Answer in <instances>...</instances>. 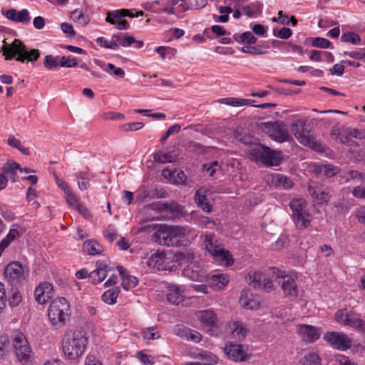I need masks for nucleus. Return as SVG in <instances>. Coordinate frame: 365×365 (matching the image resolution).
Instances as JSON below:
<instances>
[{
  "mask_svg": "<svg viewBox=\"0 0 365 365\" xmlns=\"http://www.w3.org/2000/svg\"><path fill=\"white\" fill-rule=\"evenodd\" d=\"M122 18H123L122 9L108 11L106 13V21L112 25H115Z\"/></svg>",
  "mask_w": 365,
  "mask_h": 365,
  "instance_id": "nucleus-42",
  "label": "nucleus"
},
{
  "mask_svg": "<svg viewBox=\"0 0 365 365\" xmlns=\"http://www.w3.org/2000/svg\"><path fill=\"white\" fill-rule=\"evenodd\" d=\"M175 333L183 339H186L187 334L190 332V329L182 324H177L174 329Z\"/></svg>",
  "mask_w": 365,
  "mask_h": 365,
  "instance_id": "nucleus-56",
  "label": "nucleus"
},
{
  "mask_svg": "<svg viewBox=\"0 0 365 365\" xmlns=\"http://www.w3.org/2000/svg\"><path fill=\"white\" fill-rule=\"evenodd\" d=\"M346 326L356 329L358 331L365 333V321L360 318L356 317L353 314H350L346 320Z\"/></svg>",
  "mask_w": 365,
  "mask_h": 365,
  "instance_id": "nucleus-35",
  "label": "nucleus"
},
{
  "mask_svg": "<svg viewBox=\"0 0 365 365\" xmlns=\"http://www.w3.org/2000/svg\"><path fill=\"white\" fill-rule=\"evenodd\" d=\"M1 50L6 60L15 59L22 63L29 62L34 63L41 56L38 49L29 48L23 41L18 38H15L9 46L3 45Z\"/></svg>",
  "mask_w": 365,
  "mask_h": 365,
  "instance_id": "nucleus-1",
  "label": "nucleus"
},
{
  "mask_svg": "<svg viewBox=\"0 0 365 365\" xmlns=\"http://www.w3.org/2000/svg\"><path fill=\"white\" fill-rule=\"evenodd\" d=\"M272 21L282 25H289V17L282 11H279L278 17L272 18Z\"/></svg>",
  "mask_w": 365,
  "mask_h": 365,
  "instance_id": "nucleus-62",
  "label": "nucleus"
},
{
  "mask_svg": "<svg viewBox=\"0 0 365 365\" xmlns=\"http://www.w3.org/2000/svg\"><path fill=\"white\" fill-rule=\"evenodd\" d=\"M10 341L11 349H14L18 361L24 365L30 363L32 349L26 336L22 332H17L11 336Z\"/></svg>",
  "mask_w": 365,
  "mask_h": 365,
  "instance_id": "nucleus-8",
  "label": "nucleus"
},
{
  "mask_svg": "<svg viewBox=\"0 0 365 365\" xmlns=\"http://www.w3.org/2000/svg\"><path fill=\"white\" fill-rule=\"evenodd\" d=\"M185 277L192 281L202 282L205 277V272L200 263H190L182 269Z\"/></svg>",
  "mask_w": 365,
  "mask_h": 365,
  "instance_id": "nucleus-17",
  "label": "nucleus"
},
{
  "mask_svg": "<svg viewBox=\"0 0 365 365\" xmlns=\"http://www.w3.org/2000/svg\"><path fill=\"white\" fill-rule=\"evenodd\" d=\"M341 41L344 43H351L353 45H358L361 43L359 35L353 31L344 32L341 36Z\"/></svg>",
  "mask_w": 365,
  "mask_h": 365,
  "instance_id": "nucleus-41",
  "label": "nucleus"
},
{
  "mask_svg": "<svg viewBox=\"0 0 365 365\" xmlns=\"http://www.w3.org/2000/svg\"><path fill=\"white\" fill-rule=\"evenodd\" d=\"M339 168L331 164L319 165L315 168V172L326 178H331L339 173Z\"/></svg>",
  "mask_w": 365,
  "mask_h": 365,
  "instance_id": "nucleus-28",
  "label": "nucleus"
},
{
  "mask_svg": "<svg viewBox=\"0 0 365 365\" xmlns=\"http://www.w3.org/2000/svg\"><path fill=\"white\" fill-rule=\"evenodd\" d=\"M249 155L252 160L259 161L267 167L278 166L283 160L282 151L272 150L261 143L250 148Z\"/></svg>",
  "mask_w": 365,
  "mask_h": 365,
  "instance_id": "nucleus-3",
  "label": "nucleus"
},
{
  "mask_svg": "<svg viewBox=\"0 0 365 365\" xmlns=\"http://www.w3.org/2000/svg\"><path fill=\"white\" fill-rule=\"evenodd\" d=\"M270 269L277 278L282 279L279 283L282 284L281 287L284 294L287 297L296 298L298 296V287L294 279L288 276L285 271L280 270L277 267H272Z\"/></svg>",
  "mask_w": 365,
  "mask_h": 365,
  "instance_id": "nucleus-12",
  "label": "nucleus"
},
{
  "mask_svg": "<svg viewBox=\"0 0 365 365\" xmlns=\"http://www.w3.org/2000/svg\"><path fill=\"white\" fill-rule=\"evenodd\" d=\"M301 365H321V359L316 353L309 352L300 360Z\"/></svg>",
  "mask_w": 365,
  "mask_h": 365,
  "instance_id": "nucleus-37",
  "label": "nucleus"
},
{
  "mask_svg": "<svg viewBox=\"0 0 365 365\" xmlns=\"http://www.w3.org/2000/svg\"><path fill=\"white\" fill-rule=\"evenodd\" d=\"M262 284H260L259 289H262L265 292H271L274 289V285L272 280L263 277L262 280Z\"/></svg>",
  "mask_w": 365,
  "mask_h": 365,
  "instance_id": "nucleus-64",
  "label": "nucleus"
},
{
  "mask_svg": "<svg viewBox=\"0 0 365 365\" xmlns=\"http://www.w3.org/2000/svg\"><path fill=\"white\" fill-rule=\"evenodd\" d=\"M271 182L275 187L284 190L291 189L294 186V182L289 177L279 173L272 175Z\"/></svg>",
  "mask_w": 365,
  "mask_h": 365,
  "instance_id": "nucleus-21",
  "label": "nucleus"
},
{
  "mask_svg": "<svg viewBox=\"0 0 365 365\" xmlns=\"http://www.w3.org/2000/svg\"><path fill=\"white\" fill-rule=\"evenodd\" d=\"M20 237V233L16 228L10 229L8 234L0 242V257L4 250L10 245V244L16 238Z\"/></svg>",
  "mask_w": 365,
  "mask_h": 365,
  "instance_id": "nucleus-26",
  "label": "nucleus"
},
{
  "mask_svg": "<svg viewBox=\"0 0 365 365\" xmlns=\"http://www.w3.org/2000/svg\"><path fill=\"white\" fill-rule=\"evenodd\" d=\"M191 217L194 222L201 227H207L209 224L215 225V222L208 217L198 215L196 212H191Z\"/></svg>",
  "mask_w": 365,
  "mask_h": 365,
  "instance_id": "nucleus-45",
  "label": "nucleus"
},
{
  "mask_svg": "<svg viewBox=\"0 0 365 365\" xmlns=\"http://www.w3.org/2000/svg\"><path fill=\"white\" fill-rule=\"evenodd\" d=\"M142 8H143L145 11L153 12V13H160L161 8H158L156 4H155V1L150 2H144L141 4Z\"/></svg>",
  "mask_w": 365,
  "mask_h": 365,
  "instance_id": "nucleus-61",
  "label": "nucleus"
},
{
  "mask_svg": "<svg viewBox=\"0 0 365 365\" xmlns=\"http://www.w3.org/2000/svg\"><path fill=\"white\" fill-rule=\"evenodd\" d=\"M292 220L297 230H304L310 225L312 217L309 211H304L292 216Z\"/></svg>",
  "mask_w": 365,
  "mask_h": 365,
  "instance_id": "nucleus-23",
  "label": "nucleus"
},
{
  "mask_svg": "<svg viewBox=\"0 0 365 365\" xmlns=\"http://www.w3.org/2000/svg\"><path fill=\"white\" fill-rule=\"evenodd\" d=\"M273 35L282 39H288L292 35V31L289 28L283 27L279 30L277 35L275 33V30H274Z\"/></svg>",
  "mask_w": 365,
  "mask_h": 365,
  "instance_id": "nucleus-63",
  "label": "nucleus"
},
{
  "mask_svg": "<svg viewBox=\"0 0 365 365\" xmlns=\"http://www.w3.org/2000/svg\"><path fill=\"white\" fill-rule=\"evenodd\" d=\"M263 277H264L261 272L250 271L245 277V279L246 282L249 284L252 285L255 289H259V287H260V284H262L261 283Z\"/></svg>",
  "mask_w": 365,
  "mask_h": 365,
  "instance_id": "nucleus-32",
  "label": "nucleus"
},
{
  "mask_svg": "<svg viewBox=\"0 0 365 365\" xmlns=\"http://www.w3.org/2000/svg\"><path fill=\"white\" fill-rule=\"evenodd\" d=\"M205 250L212 255L213 259L220 265L230 267L234 264L235 259L229 250L212 242L211 237H206Z\"/></svg>",
  "mask_w": 365,
  "mask_h": 365,
  "instance_id": "nucleus-11",
  "label": "nucleus"
},
{
  "mask_svg": "<svg viewBox=\"0 0 365 365\" xmlns=\"http://www.w3.org/2000/svg\"><path fill=\"white\" fill-rule=\"evenodd\" d=\"M221 102L234 107H240L247 105H252V103H253L254 101L238 98H225L221 100Z\"/></svg>",
  "mask_w": 365,
  "mask_h": 365,
  "instance_id": "nucleus-36",
  "label": "nucleus"
},
{
  "mask_svg": "<svg viewBox=\"0 0 365 365\" xmlns=\"http://www.w3.org/2000/svg\"><path fill=\"white\" fill-rule=\"evenodd\" d=\"M148 265L156 267L158 270L173 272L178 269V264L173 252H155L148 260Z\"/></svg>",
  "mask_w": 365,
  "mask_h": 365,
  "instance_id": "nucleus-10",
  "label": "nucleus"
},
{
  "mask_svg": "<svg viewBox=\"0 0 365 365\" xmlns=\"http://www.w3.org/2000/svg\"><path fill=\"white\" fill-rule=\"evenodd\" d=\"M180 125L179 124H175L170 126L164 133V135L160 138V142L162 143H165L169 136H170L173 133H178L180 130Z\"/></svg>",
  "mask_w": 365,
  "mask_h": 365,
  "instance_id": "nucleus-57",
  "label": "nucleus"
},
{
  "mask_svg": "<svg viewBox=\"0 0 365 365\" xmlns=\"http://www.w3.org/2000/svg\"><path fill=\"white\" fill-rule=\"evenodd\" d=\"M43 65L48 70H54L60 66V57L47 55L44 58Z\"/></svg>",
  "mask_w": 365,
  "mask_h": 365,
  "instance_id": "nucleus-44",
  "label": "nucleus"
},
{
  "mask_svg": "<svg viewBox=\"0 0 365 365\" xmlns=\"http://www.w3.org/2000/svg\"><path fill=\"white\" fill-rule=\"evenodd\" d=\"M194 200L197 207L203 211L210 213L212 211V206L208 202L207 197L205 194L200 193V190H197L195 193Z\"/></svg>",
  "mask_w": 365,
  "mask_h": 365,
  "instance_id": "nucleus-25",
  "label": "nucleus"
},
{
  "mask_svg": "<svg viewBox=\"0 0 365 365\" xmlns=\"http://www.w3.org/2000/svg\"><path fill=\"white\" fill-rule=\"evenodd\" d=\"M4 274L11 286H23L27 282L29 269L19 262L12 261L6 265Z\"/></svg>",
  "mask_w": 365,
  "mask_h": 365,
  "instance_id": "nucleus-7",
  "label": "nucleus"
},
{
  "mask_svg": "<svg viewBox=\"0 0 365 365\" xmlns=\"http://www.w3.org/2000/svg\"><path fill=\"white\" fill-rule=\"evenodd\" d=\"M144 125V123L142 122L129 123L122 125L120 129L124 132L136 131L143 128Z\"/></svg>",
  "mask_w": 365,
  "mask_h": 365,
  "instance_id": "nucleus-50",
  "label": "nucleus"
},
{
  "mask_svg": "<svg viewBox=\"0 0 365 365\" xmlns=\"http://www.w3.org/2000/svg\"><path fill=\"white\" fill-rule=\"evenodd\" d=\"M37 288H41L42 292L47 295V297L51 299L53 297V287L52 284L48 282H43L41 284H39L37 287Z\"/></svg>",
  "mask_w": 365,
  "mask_h": 365,
  "instance_id": "nucleus-54",
  "label": "nucleus"
},
{
  "mask_svg": "<svg viewBox=\"0 0 365 365\" xmlns=\"http://www.w3.org/2000/svg\"><path fill=\"white\" fill-rule=\"evenodd\" d=\"M70 303L65 297L54 299L48 309L51 324L57 329L63 327L70 315Z\"/></svg>",
  "mask_w": 365,
  "mask_h": 365,
  "instance_id": "nucleus-5",
  "label": "nucleus"
},
{
  "mask_svg": "<svg viewBox=\"0 0 365 365\" xmlns=\"http://www.w3.org/2000/svg\"><path fill=\"white\" fill-rule=\"evenodd\" d=\"M211 32L215 34L217 36L230 34V31H227L223 26L220 25H213L210 27V29H205L203 31V34L209 38H212V36H210Z\"/></svg>",
  "mask_w": 365,
  "mask_h": 365,
  "instance_id": "nucleus-40",
  "label": "nucleus"
},
{
  "mask_svg": "<svg viewBox=\"0 0 365 365\" xmlns=\"http://www.w3.org/2000/svg\"><path fill=\"white\" fill-rule=\"evenodd\" d=\"M312 45L319 48H334L332 43L328 39L322 37L312 38Z\"/></svg>",
  "mask_w": 365,
  "mask_h": 365,
  "instance_id": "nucleus-46",
  "label": "nucleus"
},
{
  "mask_svg": "<svg viewBox=\"0 0 365 365\" xmlns=\"http://www.w3.org/2000/svg\"><path fill=\"white\" fill-rule=\"evenodd\" d=\"M225 351L227 357L235 362L245 361L250 356L247 353V347L240 344L229 342V344H226Z\"/></svg>",
  "mask_w": 365,
  "mask_h": 365,
  "instance_id": "nucleus-14",
  "label": "nucleus"
},
{
  "mask_svg": "<svg viewBox=\"0 0 365 365\" xmlns=\"http://www.w3.org/2000/svg\"><path fill=\"white\" fill-rule=\"evenodd\" d=\"M282 121H267L258 123L262 132L267 134L270 138L277 143L287 142L291 139L289 131L284 128Z\"/></svg>",
  "mask_w": 365,
  "mask_h": 365,
  "instance_id": "nucleus-9",
  "label": "nucleus"
},
{
  "mask_svg": "<svg viewBox=\"0 0 365 365\" xmlns=\"http://www.w3.org/2000/svg\"><path fill=\"white\" fill-rule=\"evenodd\" d=\"M240 41V43L252 45L257 43V38L251 31H245L241 34V40Z\"/></svg>",
  "mask_w": 365,
  "mask_h": 365,
  "instance_id": "nucleus-52",
  "label": "nucleus"
},
{
  "mask_svg": "<svg viewBox=\"0 0 365 365\" xmlns=\"http://www.w3.org/2000/svg\"><path fill=\"white\" fill-rule=\"evenodd\" d=\"M78 66V60L76 57L63 56L60 58V66L64 68H73Z\"/></svg>",
  "mask_w": 365,
  "mask_h": 365,
  "instance_id": "nucleus-47",
  "label": "nucleus"
},
{
  "mask_svg": "<svg viewBox=\"0 0 365 365\" xmlns=\"http://www.w3.org/2000/svg\"><path fill=\"white\" fill-rule=\"evenodd\" d=\"M175 259L178 264V267L183 263H192L195 258V254L187 250L182 252H176L173 253Z\"/></svg>",
  "mask_w": 365,
  "mask_h": 365,
  "instance_id": "nucleus-30",
  "label": "nucleus"
},
{
  "mask_svg": "<svg viewBox=\"0 0 365 365\" xmlns=\"http://www.w3.org/2000/svg\"><path fill=\"white\" fill-rule=\"evenodd\" d=\"M182 292L179 286L170 284L168 287L167 300L173 304H179L183 302Z\"/></svg>",
  "mask_w": 365,
  "mask_h": 365,
  "instance_id": "nucleus-22",
  "label": "nucleus"
},
{
  "mask_svg": "<svg viewBox=\"0 0 365 365\" xmlns=\"http://www.w3.org/2000/svg\"><path fill=\"white\" fill-rule=\"evenodd\" d=\"M8 292L7 302L11 307H16L22 301V296L19 290L21 286H11Z\"/></svg>",
  "mask_w": 365,
  "mask_h": 365,
  "instance_id": "nucleus-24",
  "label": "nucleus"
},
{
  "mask_svg": "<svg viewBox=\"0 0 365 365\" xmlns=\"http://www.w3.org/2000/svg\"><path fill=\"white\" fill-rule=\"evenodd\" d=\"M20 168V165L15 161H8L3 167V174L16 175V170Z\"/></svg>",
  "mask_w": 365,
  "mask_h": 365,
  "instance_id": "nucleus-49",
  "label": "nucleus"
},
{
  "mask_svg": "<svg viewBox=\"0 0 365 365\" xmlns=\"http://www.w3.org/2000/svg\"><path fill=\"white\" fill-rule=\"evenodd\" d=\"M135 42V39L133 36L129 35L127 33H123L120 45L123 47L130 46Z\"/></svg>",
  "mask_w": 365,
  "mask_h": 365,
  "instance_id": "nucleus-60",
  "label": "nucleus"
},
{
  "mask_svg": "<svg viewBox=\"0 0 365 365\" xmlns=\"http://www.w3.org/2000/svg\"><path fill=\"white\" fill-rule=\"evenodd\" d=\"M197 319L201 324L209 330L215 327L217 322L216 313L211 309L200 311L197 314Z\"/></svg>",
  "mask_w": 365,
  "mask_h": 365,
  "instance_id": "nucleus-18",
  "label": "nucleus"
},
{
  "mask_svg": "<svg viewBox=\"0 0 365 365\" xmlns=\"http://www.w3.org/2000/svg\"><path fill=\"white\" fill-rule=\"evenodd\" d=\"M176 155L171 152L158 151L153 154L154 161L158 163H168L175 160Z\"/></svg>",
  "mask_w": 365,
  "mask_h": 365,
  "instance_id": "nucleus-33",
  "label": "nucleus"
},
{
  "mask_svg": "<svg viewBox=\"0 0 365 365\" xmlns=\"http://www.w3.org/2000/svg\"><path fill=\"white\" fill-rule=\"evenodd\" d=\"M138 284V279L135 276L130 275L127 281L125 282H122L121 287L125 291H128L129 289L135 287Z\"/></svg>",
  "mask_w": 365,
  "mask_h": 365,
  "instance_id": "nucleus-53",
  "label": "nucleus"
},
{
  "mask_svg": "<svg viewBox=\"0 0 365 365\" xmlns=\"http://www.w3.org/2000/svg\"><path fill=\"white\" fill-rule=\"evenodd\" d=\"M185 228L181 226L161 225L153 238L155 242L167 247H178L180 239L184 237Z\"/></svg>",
  "mask_w": 365,
  "mask_h": 365,
  "instance_id": "nucleus-6",
  "label": "nucleus"
},
{
  "mask_svg": "<svg viewBox=\"0 0 365 365\" xmlns=\"http://www.w3.org/2000/svg\"><path fill=\"white\" fill-rule=\"evenodd\" d=\"M120 292V287H113L103 292L101 297L102 300L109 305L115 304Z\"/></svg>",
  "mask_w": 365,
  "mask_h": 365,
  "instance_id": "nucleus-29",
  "label": "nucleus"
},
{
  "mask_svg": "<svg viewBox=\"0 0 365 365\" xmlns=\"http://www.w3.org/2000/svg\"><path fill=\"white\" fill-rule=\"evenodd\" d=\"M34 297L36 301L40 304H44L50 299L47 295L42 292L41 288L37 287H36L34 291Z\"/></svg>",
  "mask_w": 365,
  "mask_h": 365,
  "instance_id": "nucleus-58",
  "label": "nucleus"
},
{
  "mask_svg": "<svg viewBox=\"0 0 365 365\" xmlns=\"http://www.w3.org/2000/svg\"><path fill=\"white\" fill-rule=\"evenodd\" d=\"M1 14L11 21L23 24H29L31 19L30 13L26 9H21V11H17L15 9H10L7 11L2 10Z\"/></svg>",
  "mask_w": 365,
  "mask_h": 365,
  "instance_id": "nucleus-16",
  "label": "nucleus"
},
{
  "mask_svg": "<svg viewBox=\"0 0 365 365\" xmlns=\"http://www.w3.org/2000/svg\"><path fill=\"white\" fill-rule=\"evenodd\" d=\"M83 250L90 255H96L102 252V247L95 240H88L83 242Z\"/></svg>",
  "mask_w": 365,
  "mask_h": 365,
  "instance_id": "nucleus-31",
  "label": "nucleus"
},
{
  "mask_svg": "<svg viewBox=\"0 0 365 365\" xmlns=\"http://www.w3.org/2000/svg\"><path fill=\"white\" fill-rule=\"evenodd\" d=\"M289 205L292 211V216L308 211L307 202L304 198H294L289 202Z\"/></svg>",
  "mask_w": 365,
  "mask_h": 365,
  "instance_id": "nucleus-27",
  "label": "nucleus"
},
{
  "mask_svg": "<svg viewBox=\"0 0 365 365\" xmlns=\"http://www.w3.org/2000/svg\"><path fill=\"white\" fill-rule=\"evenodd\" d=\"M234 135L240 143L245 145H250V148L257 144L253 142V137L250 135H243L242 133L236 130L234 133Z\"/></svg>",
  "mask_w": 365,
  "mask_h": 365,
  "instance_id": "nucleus-48",
  "label": "nucleus"
},
{
  "mask_svg": "<svg viewBox=\"0 0 365 365\" xmlns=\"http://www.w3.org/2000/svg\"><path fill=\"white\" fill-rule=\"evenodd\" d=\"M187 175L181 170L175 169V174L173 183L175 185H185L187 181Z\"/></svg>",
  "mask_w": 365,
  "mask_h": 365,
  "instance_id": "nucleus-51",
  "label": "nucleus"
},
{
  "mask_svg": "<svg viewBox=\"0 0 365 365\" xmlns=\"http://www.w3.org/2000/svg\"><path fill=\"white\" fill-rule=\"evenodd\" d=\"M323 339L333 348L341 351H346L351 346V340L344 333L339 331H327Z\"/></svg>",
  "mask_w": 365,
  "mask_h": 365,
  "instance_id": "nucleus-13",
  "label": "nucleus"
},
{
  "mask_svg": "<svg viewBox=\"0 0 365 365\" xmlns=\"http://www.w3.org/2000/svg\"><path fill=\"white\" fill-rule=\"evenodd\" d=\"M229 275L227 274H213L207 277V282L212 289H224L230 282Z\"/></svg>",
  "mask_w": 365,
  "mask_h": 365,
  "instance_id": "nucleus-20",
  "label": "nucleus"
},
{
  "mask_svg": "<svg viewBox=\"0 0 365 365\" xmlns=\"http://www.w3.org/2000/svg\"><path fill=\"white\" fill-rule=\"evenodd\" d=\"M240 304L245 309L255 310L259 307V302L255 299V297L249 289H243L241 292Z\"/></svg>",
  "mask_w": 365,
  "mask_h": 365,
  "instance_id": "nucleus-19",
  "label": "nucleus"
},
{
  "mask_svg": "<svg viewBox=\"0 0 365 365\" xmlns=\"http://www.w3.org/2000/svg\"><path fill=\"white\" fill-rule=\"evenodd\" d=\"M88 344V338L81 331H75L72 334H66L62 341L64 355L68 359H76L81 356Z\"/></svg>",
  "mask_w": 365,
  "mask_h": 365,
  "instance_id": "nucleus-2",
  "label": "nucleus"
},
{
  "mask_svg": "<svg viewBox=\"0 0 365 365\" xmlns=\"http://www.w3.org/2000/svg\"><path fill=\"white\" fill-rule=\"evenodd\" d=\"M71 17L75 21L81 24L83 26L87 25L91 21V17L88 14H86L82 11H79L78 9H75L73 11H72Z\"/></svg>",
  "mask_w": 365,
  "mask_h": 365,
  "instance_id": "nucleus-43",
  "label": "nucleus"
},
{
  "mask_svg": "<svg viewBox=\"0 0 365 365\" xmlns=\"http://www.w3.org/2000/svg\"><path fill=\"white\" fill-rule=\"evenodd\" d=\"M321 334L322 331L319 327L305 324L299 326V334L306 344L314 343L320 338Z\"/></svg>",
  "mask_w": 365,
  "mask_h": 365,
  "instance_id": "nucleus-15",
  "label": "nucleus"
},
{
  "mask_svg": "<svg viewBox=\"0 0 365 365\" xmlns=\"http://www.w3.org/2000/svg\"><path fill=\"white\" fill-rule=\"evenodd\" d=\"M78 186L81 190H86L90 187V178L86 172H78L76 174Z\"/></svg>",
  "mask_w": 365,
  "mask_h": 365,
  "instance_id": "nucleus-39",
  "label": "nucleus"
},
{
  "mask_svg": "<svg viewBox=\"0 0 365 365\" xmlns=\"http://www.w3.org/2000/svg\"><path fill=\"white\" fill-rule=\"evenodd\" d=\"M307 122L303 119H297L291 124V131L298 141L314 151L324 153V145L311 134V131L306 128Z\"/></svg>",
  "mask_w": 365,
  "mask_h": 365,
  "instance_id": "nucleus-4",
  "label": "nucleus"
},
{
  "mask_svg": "<svg viewBox=\"0 0 365 365\" xmlns=\"http://www.w3.org/2000/svg\"><path fill=\"white\" fill-rule=\"evenodd\" d=\"M136 357L143 365H153L154 364L152 356L143 353L142 351L137 352Z\"/></svg>",
  "mask_w": 365,
  "mask_h": 365,
  "instance_id": "nucleus-55",
  "label": "nucleus"
},
{
  "mask_svg": "<svg viewBox=\"0 0 365 365\" xmlns=\"http://www.w3.org/2000/svg\"><path fill=\"white\" fill-rule=\"evenodd\" d=\"M11 351L10 339L6 336H0V359H4Z\"/></svg>",
  "mask_w": 365,
  "mask_h": 365,
  "instance_id": "nucleus-38",
  "label": "nucleus"
},
{
  "mask_svg": "<svg viewBox=\"0 0 365 365\" xmlns=\"http://www.w3.org/2000/svg\"><path fill=\"white\" fill-rule=\"evenodd\" d=\"M263 48H269L268 43H267L266 45H257L255 46H245L242 48V51L254 56L267 53L268 51H264Z\"/></svg>",
  "mask_w": 365,
  "mask_h": 365,
  "instance_id": "nucleus-34",
  "label": "nucleus"
},
{
  "mask_svg": "<svg viewBox=\"0 0 365 365\" xmlns=\"http://www.w3.org/2000/svg\"><path fill=\"white\" fill-rule=\"evenodd\" d=\"M61 29L62 31L67 35L69 38H74L76 32L73 29V26L67 22H63L61 24Z\"/></svg>",
  "mask_w": 365,
  "mask_h": 365,
  "instance_id": "nucleus-59",
  "label": "nucleus"
}]
</instances>
